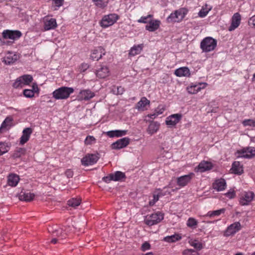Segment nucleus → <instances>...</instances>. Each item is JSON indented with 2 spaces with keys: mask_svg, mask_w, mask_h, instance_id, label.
<instances>
[{
  "mask_svg": "<svg viewBox=\"0 0 255 255\" xmlns=\"http://www.w3.org/2000/svg\"><path fill=\"white\" fill-rule=\"evenodd\" d=\"M225 209L222 208L220 209L219 210H215V211H209L206 215H205L206 217H214V216H219L221 214H223L225 213Z\"/></svg>",
  "mask_w": 255,
  "mask_h": 255,
  "instance_id": "nucleus-36",
  "label": "nucleus"
},
{
  "mask_svg": "<svg viewBox=\"0 0 255 255\" xmlns=\"http://www.w3.org/2000/svg\"><path fill=\"white\" fill-rule=\"evenodd\" d=\"M129 142V139L128 137H124L118 140L112 144V148L119 149L127 146Z\"/></svg>",
  "mask_w": 255,
  "mask_h": 255,
  "instance_id": "nucleus-17",
  "label": "nucleus"
},
{
  "mask_svg": "<svg viewBox=\"0 0 255 255\" xmlns=\"http://www.w3.org/2000/svg\"><path fill=\"white\" fill-rule=\"evenodd\" d=\"M35 197V195L33 193H31L28 191H23L18 194V198L21 201H24L26 202H30L32 201Z\"/></svg>",
  "mask_w": 255,
  "mask_h": 255,
  "instance_id": "nucleus-22",
  "label": "nucleus"
},
{
  "mask_svg": "<svg viewBox=\"0 0 255 255\" xmlns=\"http://www.w3.org/2000/svg\"><path fill=\"white\" fill-rule=\"evenodd\" d=\"M217 45V41L212 37L204 38L200 43V48L204 52L213 51Z\"/></svg>",
  "mask_w": 255,
  "mask_h": 255,
  "instance_id": "nucleus-2",
  "label": "nucleus"
},
{
  "mask_svg": "<svg viewBox=\"0 0 255 255\" xmlns=\"http://www.w3.org/2000/svg\"><path fill=\"white\" fill-rule=\"evenodd\" d=\"M94 93L89 90L81 91L78 95V98L81 100H88L94 96Z\"/></svg>",
  "mask_w": 255,
  "mask_h": 255,
  "instance_id": "nucleus-26",
  "label": "nucleus"
},
{
  "mask_svg": "<svg viewBox=\"0 0 255 255\" xmlns=\"http://www.w3.org/2000/svg\"><path fill=\"white\" fill-rule=\"evenodd\" d=\"M125 177V174L121 171H116L110 175L111 179L114 181L120 180L124 178Z\"/></svg>",
  "mask_w": 255,
  "mask_h": 255,
  "instance_id": "nucleus-37",
  "label": "nucleus"
},
{
  "mask_svg": "<svg viewBox=\"0 0 255 255\" xmlns=\"http://www.w3.org/2000/svg\"><path fill=\"white\" fill-rule=\"evenodd\" d=\"M81 203V199L77 198H72L68 201V205L73 208H76L80 205Z\"/></svg>",
  "mask_w": 255,
  "mask_h": 255,
  "instance_id": "nucleus-41",
  "label": "nucleus"
},
{
  "mask_svg": "<svg viewBox=\"0 0 255 255\" xmlns=\"http://www.w3.org/2000/svg\"><path fill=\"white\" fill-rule=\"evenodd\" d=\"M119 16L116 13L106 15L102 18L100 24L103 28H107L115 23L119 19Z\"/></svg>",
  "mask_w": 255,
  "mask_h": 255,
  "instance_id": "nucleus-4",
  "label": "nucleus"
},
{
  "mask_svg": "<svg viewBox=\"0 0 255 255\" xmlns=\"http://www.w3.org/2000/svg\"><path fill=\"white\" fill-rule=\"evenodd\" d=\"M19 58L17 54L8 52L3 58L2 62L6 65H10L14 63Z\"/></svg>",
  "mask_w": 255,
  "mask_h": 255,
  "instance_id": "nucleus-18",
  "label": "nucleus"
},
{
  "mask_svg": "<svg viewBox=\"0 0 255 255\" xmlns=\"http://www.w3.org/2000/svg\"><path fill=\"white\" fill-rule=\"evenodd\" d=\"M235 192L234 191H230L226 193V196L229 199H232L235 196Z\"/></svg>",
  "mask_w": 255,
  "mask_h": 255,
  "instance_id": "nucleus-56",
  "label": "nucleus"
},
{
  "mask_svg": "<svg viewBox=\"0 0 255 255\" xmlns=\"http://www.w3.org/2000/svg\"><path fill=\"white\" fill-rule=\"evenodd\" d=\"M109 70L105 65L100 66V68L97 69V77L100 78H105L109 76Z\"/></svg>",
  "mask_w": 255,
  "mask_h": 255,
  "instance_id": "nucleus-24",
  "label": "nucleus"
},
{
  "mask_svg": "<svg viewBox=\"0 0 255 255\" xmlns=\"http://www.w3.org/2000/svg\"><path fill=\"white\" fill-rule=\"evenodd\" d=\"M155 203L156 202L154 201L153 199H152V200L149 201V204L150 206H153Z\"/></svg>",
  "mask_w": 255,
  "mask_h": 255,
  "instance_id": "nucleus-63",
  "label": "nucleus"
},
{
  "mask_svg": "<svg viewBox=\"0 0 255 255\" xmlns=\"http://www.w3.org/2000/svg\"><path fill=\"white\" fill-rule=\"evenodd\" d=\"M31 90H33V93L34 94L36 92H38L39 91V89L38 88V86L36 84H34L33 85H32V89Z\"/></svg>",
  "mask_w": 255,
  "mask_h": 255,
  "instance_id": "nucleus-61",
  "label": "nucleus"
},
{
  "mask_svg": "<svg viewBox=\"0 0 255 255\" xmlns=\"http://www.w3.org/2000/svg\"><path fill=\"white\" fill-rule=\"evenodd\" d=\"M43 22L45 30L54 29L57 26L56 19L48 16H45L43 18Z\"/></svg>",
  "mask_w": 255,
  "mask_h": 255,
  "instance_id": "nucleus-12",
  "label": "nucleus"
},
{
  "mask_svg": "<svg viewBox=\"0 0 255 255\" xmlns=\"http://www.w3.org/2000/svg\"><path fill=\"white\" fill-rule=\"evenodd\" d=\"M25 152V149L23 148H17L14 153H13V156L14 158H18L21 156L22 154H24Z\"/></svg>",
  "mask_w": 255,
  "mask_h": 255,
  "instance_id": "nucleus-43",
  "label": "nucleus"
},
{
  "mask_svg": "<svg viewBox=\"0 0 255 255\" xmlns=\"http://www.w3.org/2000/svg\"><path fill=\"white\" fill-rule=\"evenodd\" d=\"M19 180V178L18 175L11 174L8 176L7 183L10 186H15L17 184Z\"/></svg>",
  "mask_w": 255,
  "mask_h": 255,
  "instance_id": "nucleus-33",
  "label": "nucleus"
},
{
  "mask_svg": "<svg viewBox=\"0 0 255 255\" xmlns=\"http://www.w3.org/2000/svg\"><path fill=\"white\" fill-rule=\"evenodd\" d=\"M2 37L4 39H10L13 40L18 39L21 35V32L19 30H5L2 32Z\"/></svg>",
  "mask_w": 255,
  "mask_h": 255,
  "instance_id": "nucleus-11",
  "label": "nucleus"
},
{
  "mask_svg": "<svg viewBox=\"0 0 255 255\" xmlns=\"http://www.w3.org/2000/svg\"><path fill=\"white\" fill-rule=\"evenodd\" d=\"M127 133V130H114L108 131L107 134L110 137H121L126 135Z\"/></svg>",
  "mask_w": 255,
  "mask_h": 255,
  "instance_id": "nucleus-28",
  "label": "nucleus"
},
{
  "mask_svg": "<svg viewBox=\"0 0 255 255\" xmlns=\"http://www.w3.org/2000/svg\"><path fill=\"white\" fill-rule=\"evenodd\" d=\"M194 175L193 173H190L178 177L177 179V185L180 187H184L190 181Z\"/></svg>",
  "mask_w": 255,
  "mask_h": 255,
  "instance_id": "nucleus-16",
  "label": "nucleus"
},
{
  "mask_svg": "<svg viewBox=\"0 0 255 255\" xmlns=\"http://www.w3.org/2000/svg\"><path fill=\"white\" fill-rule=\"evenodd\" d=\"M105 54V50L102 47H99L98 49H97V60H98L99 59H101L102 57V55Z\"/></svg>",
  "mask_w": 255,
  "mask_h": 255,
  "instance_id": "nucleus-48",
  "label": "nucleus"
},
{
  "mask_svg": "<svg viewBox=\"0 0 255 255\" xmlns=\"http://www.w3.org/2000/svg\"><path fill=\"white\" fill-rule=\"evenodd\" d=\"M226 185V181L223 179H220L216 180L213 185L214 189L220 191H222L225 189Z\"/></svg>",
  "mask_w": 255,
  "mask_h": 255,
  "instance_id": "nucleus-29",
  "label": "nucleus"
},
{
  "mask_svg": "<svg viewBox=\"0 0 255 255\" xmlns=\"http://www.w3.org/2000/svg\"><path fill=\"white\" fill-rule=\"evenodd\" d=\"M231 170L232 172L237 174H241L243 172L242 165L239 161H234L233 163Z\"/></svg>",
  "mask_w": 255,
  "mask_h": 255,
  "instance_id": "nucleus-30",
  "label": "nucleus"
},
{
  "mask_svg": "<svg viewBox=\"0 0 255 255\" xmlns=\"http://www.w3.org/2000/svg\"><path fill=\"white\" fill-rule=\"evenodd\" d=\"M163 214L157 212L150 215H147L144 219L145 224L148 226H152L159 223L163 219Z\"/></svg>",
  "mask_w": 255,
  "mask_h": 255,
  "instance_id": "nucleus-5",
  "label": "nucleus"
},
{
  "mask_svg": "<svg viewBox=\"0 0 255 255\" xmlns=\"http://www.w3.org/2000/svg\"><path fill=\"white\" fill-rule=\"evenodd\" d=\"M174 191L175 189H171L170 185L167 187H164L162 189H158L156 190V192H158V194H159L161 197L170 194L172 192H174Z\"/></svg>",
  "mask_w": 255,
  "mask_h": 255,
  "instance_id": "nucleus-34",
  "label": "nucleus"
},
{
  "mask_svg": "<svg viewBox=\"0 0 255 255\" xmlns=\"http://www.w3.org/2000/svg\"><path fill=\"white\" fill-rule=\"evenodd\" d=\"M160 124L157 122H151L149 125L147 132L148 134L152 135L157 132L159 129Z\"/></svg>",
  "mask_w": 255,
  "mask_h": 255,
  "instance_id": "nucleus-27",
  "label": "nucleus"
},
{
  "mask_svg": "<svg viewBox=\"0 0 255 255\" xmlns=\"http://www.w3.org/2000/svg\"><path fill=\"white\" fill-rule=\"evenodd\" d=\"M96 155L94 154H88L81 159L82 164L84 166H88L93 164L95 162Z\"/></svg>",
  "mask_w": 255,
  "mask_h": 255,
  "instance_id": "nucleus-21",
  "label": "nucleus"
},
{
  "mask_svg": "<svg viewBox=\"0 0 255 255\" xmlns=\"http://www.w3.org/2000/svg\"><path fill=\"white\" fill-rule=\"evenodd\" d=\"M175 75L179 77H190V71L187 67H182L175 70Z\"/></svg>",
  "mask_w": 255,
  "mask_h": 255,
  "instance_id": "nucleus-23",
  "label": "nucleus"
},
{
  "mask_svg": "<svg viewBox=\"0 0 255 255\" xmlns=\"http://www.w3.org/2000/svg\"><path fill=\"white\" fill-rule=\"evenodd\" d=\"M182 239L181 236L178 234H175L171 236H168L163 238V241L165 242L171 243H174Z\"/></svg>",
  "mask_w": 255,
  "mask_h": 255,
  "instance_id": "nucleus-31",
  "label": "nucleus"
},
{
  "mask_svg": "<svg viewBox=\"0 0 255 255\" xmlns=\"http://www.w3.org/2000/svg\"><path fill=\"white\" fill-rule=\"evenodd\" d=\"M237 157L251 158L255 156V148L247 147L241 150H238L235 153Z\"/></svg>",
  "mask_w": 255,
  "mask_h": 255,
  "instance_id": "nucleus-6",
  "label": "nucleus"
},
{
  "mask_svg": "<svg viewBox=\"0 0 255 255\" xmlns=\"http://www.w3.org/2000/svg\"><path fill=\"white\" fill-rule=\"evenodd\" d=\"M24 96L26 98H32L34 97V93L33 90L30 89H25L23 91Z\"/></svg>",
  "mask_w": 255,
  "mask_h": 255,
  "instance_id": "nucleus-50",
  "label": "nucleus"
},
{
  "mask_svg": "<svg viewBox=\"0 0 255 255\" xmlns=\"http://www.w3.org/2000/svg\"><path fill=\"white\" fill-rule=\"evenodd\" d=\"M210 10L211 8L203 7L198 13L199 16L202 18L205 17Z\"/></svg>",
  "mask_w": 255,
  "mask_h": 255,
  "instance_id": "nucleus-42",
  "label": "nucleus"
},
{
  "mask_svg": "<svg viewBox=\"0 0 255 255\" xmlns=\"http://www.w3.org/2000/svg\"><path fill=\"white\" fill-rule=\"evenodd\" d=\"M241 21V16L238 12L234 14L231 19V24L228 29L232 31L236 29L240 25Z\"/></svg>",
  "mask_w": 255,
  "mask_h": 255,
  "instance_id": "nucleus-14",
  "label": "nucleus"
},
{
  "mask_svg": "<svg viewBox=\"0 0 255 255\" xmlns=\"http://www.w3.org/2000/svg\"><path fill=\"white\" fill-rule=\"evenodd\" d=\"M109 0H97V7L104 8L107 6Z\"/></svg>",
  "mask_w": 255,
  "mask_h": 255,
  "instance_id": "nucleus-46",
  "label": "nucleus"
},
{
  "mask_svg": "<svg viewBox=\"0 0 255 255\" xmlns=\"http://www.w3.org/2000/svg\"><path fill=\"white\" fill-rule=\"evenodd\" d=\"M95 140V138L93 136H87L85 140V144L86 145H90Z\"/></svg>",
  "mask_w": 255,
  "mask_h": 255,
  "instance_id": "nucleus-52",
  "label": "nucleus"
},
{
  "mask_svg": "<svg viewBox=\"0 0 255 255\" xmlns=\"http://www.w3.org/2000/svg\"><path fill=\"white\" fill-rule=\"evenodd\" d=\"M213 167V164L209 161H202L198 166L195 168V171L196 172H204L211 169Z\"/></svg>",
  "mask_w": 255,
  "mask_h": 255,
  "instance_id": "nucleus-15",
  "label": "nucleus"
},
{
  "mask_svg": "<svg viewBox=\"0 0 255 255\" xmlns=\"http://www.w3.org/2000/svg\"><path fill=\"white\" fill-rule=\"evenodd\" d=\"M58 239H57L56 238H53V239L51 240V243H52V244H56V243L58 242Z\"/></svg>",
  "mask_w": 255,
  "mask_h": 255,
  "instance_id": "nucleus-62",
  "label": "nucleus"
},
{
  "mask_svg": "<svg viewBox=\"0 0 255 255\" xmlns=\"http://www.w3.org/2000/svg\"><path fill=\"white\" fill-rule=\"evenodd\" d=\"M248 23L250 26L255 28V14L250 18Z\"/></svg>",
  "mask_w": 255,
  "mask_h": 255,
  "instance_id": "nucleus-55",
  "label": "nucleus"
},
{
  "mask_svg": "<svg viewBox=\"0 0 255 255\" xmlns=\"http://www.w3.org/2000/svg\"><path fill=\"white\" fill-rule=\"evenodd\" d=\"M255 194L252 191H243L241 193L240 203L243 206L248 205L254 199Z\"/></svg>",
  "mask_w": 255,
  "mask_h": 255,
  "instance_id": "nucleus-8",
  "label": "nucleus"
},
{
  "mask_svg": "<svg viewBox=\"0 0 255 255\" xmlns=\"http://www.w3.org/2000/svg\"><path fill=\"white\" fill-rule=\"evenodd\" d=\"M32 133V129L31 128H24L22 131V135L20 137V143L23 145L27 142Z\"/></svg>",
  "mask_w": 255,
  "mask_h": 255,
  "instance_id": "nucleus-20",
  "label": "nucleus"
},
{
  "mask_svg": "<svg viewBox=\"0 0 255 255\" xmlns=\"http://www.w3.org/2000/svg\"><path fill=\"white\" fill-rule=\"evenodd\" d=\"M144 255H153V254L151 252H150V253H146Z\"/></svg>",
  "mask_w": 255,
  "mask_h": 255,
  "instance_id": "nucleus-64",
  "label": "nucleus"
},
{
  "mask_svg": "<svg viewBox=\"0 0 255 255\" xmlns=\"http://www.w3.org/2000/svg\"><path fill=\"white\" fill-rule=\"evenodd\" d=\"M181 114H175L168 116L166 119V124L169 127L175 126L182 118Z\"/></svg>",
  "mask_w": 255,
  "mask_h": 255,
  "instance_id": "nucleus-13",
  "label": "nucleus"
},
{
  "mask_svg": "<svg viewBox=\"0 0 255 255\" xmlns=\"http://www.w3.org/2000/svg\"><path fill=\"white\" fill-rule=\"evenodd\" d=\"M142 48V44L134 45L130 48L129 52V55L130 56H134L136 55L139 54L141 51Z\"/></svg>",
  "mask_w": 255,
  "mask_h": 255,
  "instance_id": "nucleus-32",
  "label": "nucleus"
},
{
  "mask_svg": "<svg viewBox=\"0 0 255 255\" xmlns=\"http://www.w3.org/2000/svg\"><path fill=\"white\" fill-rule=\"evenodd\" d=\"M152 16L153 15L151 14H148L146 16H141L138 19L137 22L139 23H146L148 22L147 20L149 18H151Z\"/></svg>",
  "mask_w": 255,
  "mask_h": 255,
  "instance_id": "nucleus-51",
  "label": "nucleus"
},
{
  "mask_svg": "<svg viewBox=\"0 0 255 255\" xmlns=\"http://www.w3.org/2000/svg\"><path fill=\"white\" fill-rule=\"evenodd\" d=\"M150 101L146 97H142L140 101L136 105V109L139 111H143L146 110V106L149 105Z\"/></svg>",
  "mask_w": 255,
  "mask_h": 255,
  "instance_id": "nucleus-25",
  "label": "nucleus"
},
{
  "mask_svg": "<svg viewBox=\"0 0 255 255\" xmlns=\"http://www.w3.org/2000/svg\"><path fill=\"white\" fill-rule=\"evenodd\" d=\"M66 230V229H65ZM69 232L68 231H65V232H63L62 229H58L57 230H55V231H53V236H57L58 238H61V239H62L63 238L66 237V235L67 234V232Z\"/></svg>",
  "mask_w": 255,
  "mask_h": 255,
  "instance_id": "nucleus-39",
  "label": "nucleus"
},
{
  "mask_svg": "<svg viewBox=\"0 0 255 255\" xmlns=\"http://www.w3.org/2000/svg\"><path fill=\"white\" fill-rule=\"evenodd\" d=\"M188 12L186 8H181L171 13L167 18L168 22H180L185 17Z\"/></svg>",
  "mask_w": 255,
  "mask_h": 255,
  "instance_id": "nucleus-3",
  "label": "nucleus"
},
{
  "mask_svg": "<svg viewBox=\"0 0 255 255\" xmlns=\"http://www.w3.org/2000/svg\"><path fill=\"white\" fill-rule=\"evenodd\" d=\"M157 116H158V115L156 113L155 111L153 113L148 114L147 116L148 117L152 120L155 119Z\"/></svg>",
  "mask_w": 255,
  "mask_h": 255,
  "instance_id": "nucleus-60",
  "label": "nucleus"
},
{
  "mask_svg": "<svg viewBox=\"0 0 255 255\" xmlns=\"http://www.w3.org/2000/svg\"><path fill=\"white\" fill-rule=\"evenodd\" d=\"M160 197H161V196L158 194V192L156 191L153 196V200L156 202Z\"/></svg>",
  "mask_w": 255,
  "mask_h": 255,
  "instance_id": "nucleus-59",
  "label": "nucleus"
},
{
  "mask_svg": "<svg viewBox=\"0 0 255 255\" xmlns=\"http://www.w3.org/2000/svg\"><path fill=\"white\" fill-rule=\"evenodd\" d=\"M73 92V88L63 86L54 91L52 96L56 100L66 99Z\"/></svg>",
  "mask_w": 255,
  "mask_h": 255,
  "instance_id": "nucleus-1",
  "label": "nucleus"
},
{
  "mask_svg": "<svg viewBox=\"0 0 255 255\" xmlns=\"http://www.w3.org/2000/svg\"><path fill=\"white\" fill-rule=\"evenodd\" d=\"M12 121H13V118L11 117H10V116L7 117L1 125V126L0 128V131L1 129L5 128L7 127L10 126L12 124Z\"/></svg>",
  "mask_w": 255,
  "mask_h": 255,
  "instance_id": "nucleus-38",
  "label": "nucleus"
},
{
  "mask_svg": "<svg viewBox=\"0 0 255 255\" xmlns=\"http://www.w3.org/2000/svg\"><path fill=\"white\" fill-rule=\"evenodd\" d=\"M183 255H199L198 253L193 249H186L183 251Z\"/></svg>",
  "mask_w": 255,
  "mask_h": 255,
  "instance_id": "nucleus-49",
  "label": "nucleus"
},
{
  "mask_svg": "<svg viewBox=\"0 0 255 255\" xmlns=\"http://www.w3.org/2000/svg\"><path fill=\"white\" fill-rule=\"evenodd\" d=\"M243 125L245 127L250 126L255 127V121L252 119L245 120L243 122Z\"/></svg>",
  "mask_w": 255,
  "mask_h": 255,
  "instance_id": "nucleus-47",
  "label": "nucleus"
},
{
  "mask_svg": "<svg viewBox=\"0 0 255 255\" xmlns=\"http://www.w3.org/2000/svg\"><path fill=\"white\" fill-rule=\"evenodd\" d=\"M0 155L3 154L4 153L7 152L8 151V146L7 143L5 142H0Z\"/></svg>",
  "mask_w": 255,
  "mask_h": 255,
  "instance_id": "nucleus-45",
  "label": "nucleus"
},
{
  "mask_svg": "<svg viewBox=\"0 0 255 255\" xmlns=\"http://www.w3.org/2000/svg\"><path fill=\"white\" fill-rule=\"evenodd\" d=\"M165 111V109L164 107L162 105H159L155 110V111L156 113L159 116L163 114L164 111Z\"/></svg>",
  "mask_w": 255,
  "mask_h": 255,
  "instance_id": "nucleus-53",
  "label": "nucleus"
},
{
  "mask_svg": "<svg viewBox=\"0 0 255 255\" xmlns=\"http://www.w3.org/2000/svg\"><path fill=\"white\" fill-rule=\"evenodd\" d=\"M150 249V245L149 243L145 242L141 246V249L142 251H145Z\"/></svg>",
  "mask_w": 255,
  "mask_h": 255,
  "instance_id": "nucleus-54",
  "label": "nucleus"
},
{
  "mask_svg": "<svg viewBox=\"0 0 255 255\" xmlns=\"http://www.w3.org/2000/svg\"><path fill=\"white\" fill-rule=\"evenodd\" d=\"M33 81V77L30 75H24L18 78L13 84L15 88H22L24 85H29Z\"/></svg>",
  "mask_w": 255,
  "mask_h": 255,
  "instance_id": "nucleus-7",
  "label": "nucleus"
},
{
  "mask_svg": "<svg viewBox=\"0 0 255 255\" xmlns=\"http://www.w3.org/2000/svg\"><path fill=\"white\" fill-rule=\"evenodd\" d=\"M241 224L239 222H236L230 225L224 233L225 237H229L234 235L236 233L241 230Z\"/></svg>",
  "mask_w": 255,
  "mask_h": 255,
  "instance_id": "nucleus-10",
  "label": "nucleus"
},
{
  "mask_svg": "<svg viewBox=\"0 0 255 255\" xmlns=\"http://www.w3.org/2000/svg\"><path fill=\"white\" fill-rule=\"evenodd\" d=\"M112 92L115 95H121L124 92V89L121 86H114L112 88Z\"/></svg>",
  "mask_w": 255,
  "mask_h": 255,
  "instance_id": "nucleus-44",
  "label": "nucleus"
},
{
  "mask_svg": "<svg viewBox=\"0 0 255 255\" xmlns=\"http://www.w3.org/2000/svg\"><path fill=\"white\" fill-rule=\"evenodd\" d=\"M66 176L70 178H72L73 176V171L70 170V169H67L66 171H65V173Z\"/></svg>",
  "mask_w": 255,
  "mask_h": 255,
  "instance_id": "nucleus-58",
  "label": "nucleus"
},
{
  "mask_svg": "<svg viewBox=\"0 0 255 255\" xmlns=\"http://www.w3.org/2000/svg\"><path fill=\"white\" fill-rule=\"evenodd\" d=\"M54 2V4L57 7L62 6L64 2V0H53Z\"/></svg>",
  "mask_w": 255,
  "mask_h": 255,
  "instance_id": "nucleus-57",
  "label": "nucleus"
},
{
  "mask_svg": "<svg viewBox=\"0 0 255 255\" xmlns=\"http://www.w3.org/2000/svg\"><path fill=\"white\" fill-rule=\"evenodd\" d=\"M188 243L191 246L198 250H200L203 248L202 243L197 240L190 239L189 240Z\"/></svg>",
  "mask_w": 255,
  "mask_h": 255,
  "instance_id": "nucleus-35",
  "label": "nucleus"
},
{
  "mask_svg": "<svg viewBox=\"0 0 255 255\" xmlns=\"http://www.w3.org/2000/svg\"><path fill=\"white\" fill-rule=\"evenodd\" d=\"M198 225V221L194 218H189L186 222V225L187 227L194 229L196 228Z\"/></svg>",
  "mask_w": 255,
  "mask_h": 255,
  "instance_id": "nucleus-40",
  "label": "nucleus"
},
{
  "mask_svg": "<svg viewBox=\"0 0 255 255\" xmlns=\"http://www.w3.org/2000/svg\"><path fill=\"white\" fill-rule=\"evenodd\" d=\"M207 85V83L205 82L191 83L187 87V91L190 94H195L201 90L205 89Z\"/></svg>",
  "mask_w": 255,
  "mask_h": 255,
  "instance_id": "nucleus-9",
  "label": "nucleus"
},
{
  "mask_svg": "<svg viewBox=\"0 0 255 255\" xmlns=\"http://www.w3.org/2000/svg\"><path fill=\"white\" fill-rule=\"evenodd\" d=\"M160 21L157 19H151L148 21V24L145 26L146 30L153 32L156 30L159 27Z\"/></svg>",
  "mask_w": 255,
  "mask_h": 255,
  "instance_id": "nucleus-19",
  "label": "nucleus"
}]
</instances>
